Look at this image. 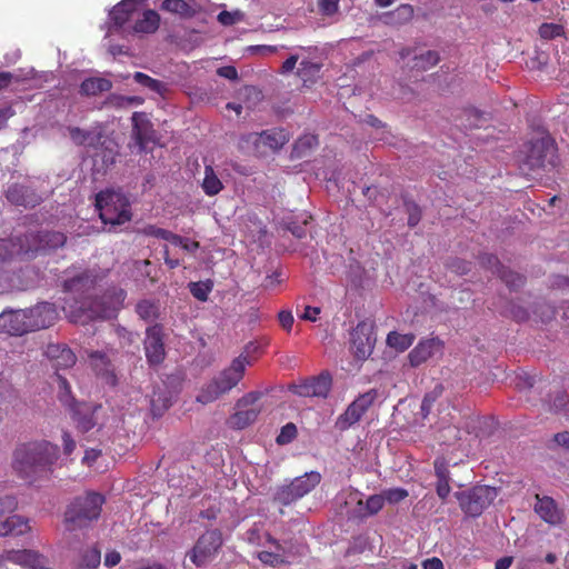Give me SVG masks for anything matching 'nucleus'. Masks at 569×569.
<instances>
[{"mask_svg":"<svg viewBox=\"0 0 569 569\" xmlns=\"http://www.w3.org/2000/svg\"><path fill=\"white\" fill-rule=\"evenodd\" d=\"M422 568L423 569H443V563L439 558L432 557V558H429V559H426L425 561H422Z\"/></svg>","mask_w":569,"mask_h":569,"instance_id":"63","label":"nucleus"},{"mask_svg":"<svg viewBox=\"0 0 569 569\" xmlns=\"http://www.w3.org/2000/svg\"><path fill=\"white\" fill-rule=\"evenodd\" d=\"M47 356L54 361L57 368H70L76 363V356L71 349L62 345H49Z\"/></svg>","mask_w":569,"mask_h":569,"instance_id":"27","label":"nucleus"},{"mask_svg":"<svg viewBox=\"0 0 569 569\" xmlns=\"http://www.w3.org/2000/svg\"><path fill=\"white\" fill-rule=\"evenodd\" d=\"M104 498L97 492H87L77 497L64 513V521L69 530L83 528L97 520L100 516Z\"/></svg>","mask_w":569,"mask_h":569,"instance_id":"4","label":"nucleus"},{"mask_svg":"<svg viewBox=\"0 0 569 569\" xmlns=\"http://www.w3.org/2000/svg\"><path fill=\"white\" fill-rule=\"evenodd\" d=\"M138 233L144 237L163 240L169 244L179 249H189L188 240L176 234L167 229L160 228L156 224H146L138 230Z\"/></svg>","mask_w":569,"mask_h":569,"instance_id":"24","label":"nucleus"},{"mask_svg":"<svg viewBox=\"0 0 569 569\" xmlns=\"http://www.w3.org/2000/svg\"><path fill=\"white\" fill-rule=\"evenodd\" d=\"M407 496V490L401 488L389 489L383 492L385 500L389 501L390 503H397L403 500Z\"/></svg>","mask_w":569,"mask_h":569,"instance_id":"52","label":"nucleus"},{"mask_svg":"<svg viewBox=\"0 0 569 569\" xmlns=\"http://www.w3.org/2000/svg\"><path fill=\"white\" fill-rule=\"evenodd\" d=\"M320 481L321 475L319 472H306L303 476L291 480L290 483L278 487L274 500L284 506L291 505L311 492Z\"/></svg>","mask_w":569,"mask_h":569,"instance_id":"7","label":"nucleus"},{"mask_svg":"<svg viewBox=\"0 0 569 569\" xmlns=\"http://www.w3.org/2000/svg\"><path fill=\"white\" fill-rule=\"evenodd\" d=\"M212 282L211 281H198V282H190L189 289L192 296L200 300V301H207L208 296L210 291L212 290Z\"/></svg>","mask_w":569,"mask_h":569,"instance_id":"45","label":"nucleus"},{"mask_svg":"<svg viewBox=\"0 0 569 569\" xmlns=\"http://www.w3.org/2000/svg\"><path fill=\"white\" fill-rule=\"evenodd\" d=\"M535 511L547 523L560 525L563 520V512L558 508L556 501L550 497L536 496Z\"/></svg>","mask_w":569,"mask_h":569,"instance_id":"23","label":"nucleus"},{"mask_svg":"<svg viewBox=\"0 0 569 569\" xmlns=\"http://www.w3.org/2000/svg\"><path fill=\"white\" fill-rule=\"evenodd\" d=\"M112 82L101 77H91L84 79L80 84V93L83 96H97L101 92L111 90Z\"/></svg>","mask_w":569,"mask_h":569,"instance_id":"31","label":"nucleus"},{"mask_svg":"<svg viewBox=\"0 0 569 569\" xmlns=\"http://www.w3.org/2000/svg\"><path fill=\"white\" fill-rule=\"evenodd\" d=\"M497 273L505 283L512 289H517L523 284L522 276L505 268L503 266L497 264Z\"/></svg>","mask_w":569,"mask_h":569,"instance_id":"41","label":"nucleus"},{"mask_svg":"<svg viewBox=\"0 0 569 569\" xmlns=\"http://www.w3.org/2000/svg\"><path fill=\"white\" fill-rule=\"evenodd\" d=\"M341 497L345 499L346 506H356L355 509L348 511V513H350L352 517H366L369 515H375L382 509L385 503L383 495L370 496L366 503H363L360 493L357 491H350L346 495H342Z\"/></svg>","mask_w":569,"mask_h":569,"instance_id":"13","label":"nucleus"},{"mask_svg":"<svg viewBox=\"0 0 569 569\" xmlns=\"http://www.w3.org/2000/svg\"><path fill=\"white\" fill-rule=\"evenodd\" d=\"M331 387V378L328 373L291 386V391L300 397H327Z\"/></svg>","mask_w":569,"mask_h":569,"instance_id":"18","label":"nucleus"},{"mask_svg":"<svg viewBox=\"0 0 569 569\" xmlns=\"http://www.w3.org/2000/svg\"><path fill=\"white\" fill-rule=\"evenodd\" d=\"M30 529L29 519L19 515H13L3 519L0 526V536H22L30 531Z\"/></svg>","mask_w":569,"mask_h":569,"instance_id":"28","label":"nucleus"},{"mask_svg":"<svg viewBox=\"0 0 569 569\" xmlns=\"http://www.w3.org/2000/svg\"><path fill=\"white\" fill-rule=\"evenodd\" d=\"M101 561L100 550L91 548L87 550L82 557L77 569H97Z\"/></svg>","mask_w":569,"mask_h":569,"instance_id":"42","label":"nucleus"},{"mask_svg":"<svg viewBox=\"0 0 569 569\" xmlns=\"http://www.w3.org/2000/svg\"><path fill=\"white\" fill-rule=\"evenodd\" d=\"M321 70V64L308 60H303L300 62V67L298 69V76L303 81L305 84L313 83L316 79L319 77V72Z\"/></svg>","mask_w":569,"mask_h":569,"instance_id":"37","label":"nucleus"},{"mask_svg":"<svg viewBox=\"0 0 569 569\" xmlns=\"http://www.w3.org/2000/svg\"><path fill=\"white\" fill-rule=\"evenodd\" d=\"M0 561L11 562L29 569H37L44 562V557L33 550H7L1 555Z\"/></svg>","mask_w":569,"mask_h":569,"instance_id":"22","label":"nucleus"},{"mask_svg":"<svg viewBox=\"0 0 569 569\" xmlns=\"http://www.w3.org/2000/svg\"><path fill=\"white\" fill-rule=\"evenodd\" d=\"M555 441L558 446L569 450V431H562L555 435Z\"/></svg>","mask_w":569,"mask_h":569,"instance_id":"64","label":"nucleus"},{"mask_svg":"<svg viewBox=\"0 0 569 569\" xmlns=\"http://www.w3.org/2000/svg\"><path fill=\"white\" fill-rule=\"evenodd\" d=\"M497 490L489 486H477L469 491L456 492L461 509L471 517H477L497 498Z\"/></svg>","mask_w":569,"mask_h":569,"instance_id":"8","label":"nucleus"},{"mask_svg":"<svg viewBox=\"0 0 569 569\" xmlns=\"http://www.w3.org/2000/svg\"><path fill=\"white\" fill-rule=\"evenodd\" d=\"M0 331L11 336L30 331L26 310L3 311L0 315Z\"/></svg>","mask_w":569,"mask_h":569,"instance_id":"21","label":"nucleus"},{"mask_svg":"<svg viewBox=\"0 0 569 569\" xmlns=\"http://www.w3.org/2000/svg\"><path fill=\"white\" fill-rule=\"evenodd\" d=\"M375 343L376 337L370 323L361 322L352 330L351 345L357 358H368L373 350Z\"/></svg>","mask_w":569,"mask_h":569,"instance_id":"14","label":"nucleus"},{"mask_svg":"<svg viewBox=\"0 0 569 569\" xmlns=\"http://www.w3.org/2000/svg\"><path fill=\"white\" fill-rule=\"evenodd\" d=\"M278 318H279V322H280L281 327L284 330L290 331L292 328L293 321H295L291 311L282 310L279 312Z\"/></svg>","mask_w":569,"mask_h":569,"instance_id":"59","label":"nucleus"},{"mask_svg":"<svg viewBox=\"0 0 569 569\" xmlns=\"http://www.w3.org/2000/svg\"><path fill=\"white\" fill-rule=\"evenodd\" d=\"M161 9L182 19H190L196 14V10L186 0H163Z\"/></svg>","mask_w":569,"mask_h":569,"instance_id":"33","label":"nucleus"},{"mask_svg":"<svg viewBox=\"0 0 569 569\" xmlns=\"http://www.w3.org/2000/svg\"><path fill=\"white\" fill-rule=\"evenodd\" d=\"M569 402V397L566 392H559L553 401H552V405H551V408L555 410V411H561V410H565L567 405Z\"/></svg>","mask_w":569,"mask_h":569,"instance_id":"60","label":"nucleus"},{"mask_svg":"<svg viewBox=\"0 0 569 569\" xmlns=\"http://www.w3.org/2000/svg\"><path fill=\"white\" fill-rule=\"evenodd\" d=\"M100 409V406H83L78 409L74 412V419L77 421L78 428L83 432L91 430L97 423L96 413Z\"/></svg>","mask_w":569,"mask_h":569,"instance_id":"32","label":"nucleus"},{"mask_svg":"<svg viewBox=\"0 0 569 569\" xmlns=\"http://www.w3.org/2000/svg\"><path fill=\"white\" fill-rule=\"evenodd\" d=\"M415 340V336L412 333H399L392 331L387 337V343L389 347L395 348L398 351H405L408 349Z\"/></svg>","mask_w":569,"mask_h":569,"instance_id":"38","label":"nucleus"},{"mask_svg":"<svg viewBox=\"0 0 569 569\" xmlns=\"http://www.w3.org/2000/svg\"><path fill=\"white\" fill-rule=\"evenodd\" d=\"M6 198L11 204L23 208H34L42 201L34 189L17 182L8 186Z\"/></svg>","mask_w":569,"mask_h":569,"instance_id":"16","label":"nucleus"},{"mask_svg":"<svg viewBox=\"0 0 569 569\" xmlns=\"http://www.w3.org/2000/svg\"><path fill=\"white\" fill-rule=\"evenodd\" d=\"M449 481H450V478L437 479L436 491H437L438 497L441 500H446L450 493L451 488H450Z\"/></svg>","mask_w":569,"mask_h":569,"instance_id":"56","label":"nucleus"},{"mask_svg":"<svg viewBox=\"0 0 569 569\" xmlns=\"http://www.w3.org/2000/svg\"><path fill=\"white\" fill-rule=\"evenodd\" d=\"M29 330H39L51 326L58 318L54 306L50 302H41L33 308L26 309Z\"/></svg>","mask_w":569,"mask_h":569,"instance_id":"17","label":"nucleus"},{"mask_svg":"<svg viewBox=\"0 0 569 569\" xmlns=\"http://www.w3.org/2000/svg\"><path fill=\"white\" fill-rule=\"evenodd\" d=\"M260 142L271 149H280L288 141L284 130H266L259 134Z\"/></svg>","mask_w":569,"mask_h":569,"instance_id":"34","label":"nucleus"},{"mask_svg":"<svg viewBox=\"0 0 569 569\" xmlns=\"http://www.w3.org/2000/svg\"><path fill=\"white\" fill-rule=\"evenodd\" d=\"M435 473L437 479L450 478L448 466L443 459L435 460Z\"/></svg>","mask_w":569,"mask_h":569,"instance_id":"58","label":"nucleus"},{"mask_svg":"<svg viewBox=\"0 0 569 569\" xmlns=\"http://www.w3.org/2000/svg\"><path fill=\"white\" fill-rule=\"evenodd\" d=\"M104 276V272L86 270L64 279L63 289L70 298L64 300L62 309L71 322L86 325L91 320L116 317L126 299L124 290L112 288L94 300L88 296Z\"/></svg>","mask_w":569,"mask_h":569,"instance_id":"1","label":"nucleus"},{"mask_svg":"<svg viewBox=\"0 0 569 569\" xmlns=\"http://www.w3.org/2000/svg\"><path fill=\"white\" fill-rule=\"evenodd\" d=\"M468 437H470L468 431H462L456 426H448L440 431L439 439L448 446H457L463 453L469 455L472 451V445Z\"/></svg>","mask_w":569,"mask_h":569,"instance_id":"25","label":"nucleus"},{"mask_svg":"<svg viewBox=\"0 0 569 569\" xmlns=\"http://www.w3.org/2000/svg\"><path fill=\"white\" fill-rule=\"evenodd\" d=\"M96 209L104 224L120 226L131 219L128 199L116 191L104 190L96 196Z\"/></svg>","mask_w":569,"mask_h":569,"instance_id":"5","label":"nucleus"},{"mask_svg":"<svg viewBox=\"0 0 569 569\" xmlns=\"http://www.w3.org/2000/svg\"><path fill=\"white\" fill-rule=\"evenodd\" d=\"M408 213H409V217H408V224L410 227H416L420 219H421V211H420V208L417 206V204H409L408 206Z\"/></svg>","mask_w":569,"mask_h":569,"instance_id":"57","label":"nucleus"},{"mask_svg":"<svg viewBox=\"0 0 569 569\" xmlns=\"http://www.w3.org/2000/svg\"><path fill=\"white\" fill-rule=\"evenodd\" d=\"M258 559L267 566L277 567L279 565H282L284 562H288V556L287 553H277L267 551V550H260L257 552Z\"/></svg>","mask_w":569,"mask_h":569,"instance_id":"43","label":"nucleus"},{"mask_svg":"<svg viewBox=\"0 0 569 569\" xmlns=\"http://www.w3.org/2000/svg\"><path fill=\"white\" fill-rule=\"evenodd\" d=\"M221 546V533L218 530H209L199 537L188 557L197 567H202L214 558Z\"/></svg>","mask_w":569,"mask_h":569,"instance_id":"9","label":"nucleus"},{"mask_svg":"<svg viewBox=\"0 0 569 569\" xmlns=\"http://www.w3.org/2000/svg\"><path fill=\"white\" fill-rule=\"evenodd\" d=\"M553 151V142L550 137H541L529 141L523 146V157L519 161V169L522 174L531 176L536 170L545 166V161Z\"/></svg>","mask_w":569,"mask_h":569,"instance_id":"6","label":"nucleus"},{"mask_svg":"<svg viewBox=\"0 0 569 569\" xmlns=\"http://www.w3.org/2000/svg\"><path fill=\"white\" fill-rule=\"evenodd\" d=\"M378 392L376 389H370L369 391L360 395L357 399H355L346 409L343 413H341L336 421L337 429L345 431L357 423L365 412L369 409V407L377 399Z\"/></svg>","mask_w":569,"mask_h":569,"instance_id":"10","label":"nucleus"},{"mask_svg":"<svg viewBox=\"0 0 569 569\" xmlns=\"http://www.w3.org/2000/svg\"><path fill=\"white\" fill-rule=\"evenodd\" d=\"M89 360L90 365L98 375L106 377L108 382L114 383L113 368L107 353L92 351L89 353Z\"/></svg>","mask_w":569,"mask_h":569,"instance_id":"29","label":"nucleus"},{"mask_svg":"<svg viewBox=\"0 0 569 569\" xmlns=\"http://www.w3.org/2000/svg\"><path fill=\"white\" fill-rule=\"evenodd\" d=\"M132 138L142 152L149 143H154L157 139L153 124L144 112H133L132 117Z\"/></svg>","mask_w":569,"mask_h":569,"instance_id":"15","label":"nucleus"},{"mask_svg":"<svg viewBox=\"0 0 569 569\" xmlns=\"http://www.w3.org/2000/svg\"><path fill=\"white\" fill-rule=\"evenodd\" d=\"M217 73L220 77H223V78L229 79V80L238 79V71L232 66L221 67V68L218 69Z\"/></svg>","mask_w":569,"mask_h":569,"instance_id":"61","label":"nucleus"},{"mask_svg":"<svg viewBox=\"0 0 569 569\" xmlns=\"http://www.w3.org/2000/svg\"><path fill=\"white\" fill-rule=\"evenodd\" d=\"M565 33L563 26L559 23L546 22L539 27V36L546 40L565 37Z\"/></svg>","mask_w":569,"mask_h":569,"instance_id":"44","label":"nucleus"},{"mask_svg":"<svg viewBox=\"0 0 569 569\" xmlns=\"http://www.w3.org/2000/svg\"><path fill=\"white\" fill-rule=\"evenodd\" d=\"M160 16L157 11L148 9L144 10L140 18H138L133 26L136 33H154L159 29Z\"/></svg>","mask_w":569,"mask_h":569,"instance_id":"30","label":"nucleus"},{"mask_svg":"<svg viewBox=\"0 0 569 569\" xmlns=\"http://www.w3.org/2000/svg\"><path fill=\"white\" fill-rule=\"evenodd\" d=\"M259 396L257 392H250L238 401L237 407L239 409L230 418L233 428L243 429L256 421L261 410L259 406H254Z\"/></svg>","mask_w":569,"mask_h":569,"instance_id":"12","label":"nucleus"},{"mask_svg":"<svg viewBox=\"0 0 569 569\" xmlns=\"http://www.w3.org/2000/svg\"><path fill=\"white\" fill-rule=\"evenodd\" d=\"M439 54L437 51L428 50L420 56L415 57L413 68L420 70H428L439 62Z\"/></svg>","mask_w":569,"mask_h":569,"instance_id":"40","label":"nucleus"},{"mask_svg":"<svg viewBox=\"0 0 569 569\" xmlns=\"http://www.w3.org/2000/svg\"><path fill=\"white\" fill-rule=\"evenodd\" d=\"M249 363L246 356L236 358L230 367L222 370L210 382L202 387L197 396V401L207 405L230 391L242 379L246 367Z\"/></svg>","mask_w":569,"mask_h":569,"instance_id":"3","label":"nucleus"},{"mask_svg":"<svg viewBox=\"0 0 569 569\" xmlns=\"http://www.w3.org/2000/svg\"><path fill=\"white\" fill-rule=\"evenodd\" d=\"M67 237L59 231H44L24 234L19 239V249H60L64 246Z\"/></svg>","mask_w":569,"mask_h":569,"instance_id":"11","label":"nucleus"},{"mask_svg":"<svg viewBox=\"0 0 569 569\" xmlns=\"http://www.w3.org/2000/svg\"><path fill=\"white\" fill-rule=\"evenodd\" d=\"M340 0H318V10L325 17H332L339 11Z\"/></svg>","mask_w":569,"mask_h":569,"instance_id":"46","label":"nucleus"},{"mask_svg":"<svg viewBox=\"0 0 569 569\" xmlns=\"http://www.w3.org/2000/svg\"><path fill=\"white\" fill-rule=\"evenodd\" d=\"M443 342L439 338H430L420 341L409 353L411 366L418 367L428 359L441 356Z\"/></svg>","mask_w":569,"mask_h":569,"instance_id":"20","label":"nucleus"},{"mask_svg":"<svg viewBox=\"0 0 569 569\" xmlns=\"http://www.w3.org/2000/svg\"><path fill=\"white\" fill-rule=\"evenodd\" d=\"M133 80L140 86L148 88L150 91L156 92L160 96H163L164 92L167 91V87L162 81L153 79L143 72H134Z\"/></svg>","mask_w":569,"mask_h":569,"instance_id":"36","label":"nucleus"},{"mask_svg":"<svg viewBox=\"0 0 569 569\" xmlns=\"http://www.w3.org/2000/svg\"><path fill=\"white\" fill-rule=\"evenodd\" d=\"M413 7L408 3H402L399 7H397L393 11L389 12L388 18H390L392 22L405 24L413 18Z\"/></svg>","mask_w":569,"mask_h":569,"instance_id":"39","label":"nucleus"},{"mask_svg":"<svg viewBox=\"0 0 569 569\" xmlns=\"http://www.w3.org/2000/svg\"><path fill=\"white\" fill-rule=\"evenodd\" d=\"M137 312L140 318L151 320L157 315V307L152 302L143 300L137 305Z\"/></svg>","mask_w":569,"mask_h":569,"instance_id":"48","label":"nucleus"},{"mask_svg":"<svg viewBox=\"0 0 569 569\" xmlns=\"http://www.w3.org/2000/svg\"><path fill=\"white\" fill-rule=\"evenodd\" d=\"M138 10V0H122L111 10L110 19L114 26L121 28L134 17Z\"/></svg>","mask_w":569,"mask_h":569,"instance_id":"26","label":"nucleus"},{"mask_svg":"<svg viewBox=\"0 0 569 569\" xmlns=\"http://www.w3.org/2000/svg\"><path fill=\"white\" fill-rule=\"evenodd\" d=\"M223 188L222 182L217 177L213 168L211 166H206L204 168V178L202 181V189L207 196H216Z\"/></svg>","mask_w":569,"mask_h":569,"instance_id":"35","label":"nucleus"},{"mask_svg":"<svg viewBox=\"0 0 569 569\" xmlns=\"http://www.w3.org/2000/svg\"><path fill=\"white\" fill-rule=\"evenodd\" d=\"M261 550H267L277 553H287L282 545L274 540L271 536H264L263 547Z\"/></svg>","mask_w":569,"mask_h":569,"instance_id":"55","label":"nucleus"},{"mask_svg":"<svg viewBox=\"0 0 569 569\" xmlns=\"http://www.w3.org/2000/svg\"><path fill=\"white\" fill-rule=\"evenodd\" d=\"M311 219V217H309ZM308 217L303 218L302 224H298L296 222H290L288 224V230L296 237V238H303L308 233Z\"/></svg>","mask_w":569,"mask_h":569,"instance_id":"53","label":"nucleus"},{"mask_svg":"<svg viewBox=\"0 0 569 569\" xmlns=\"http://www.w3.org/2000/svg\"><path fill=\"white\" fill-rule=\"evenodd\" d=\"M297 436V428L293 423L289 422L282 427L280 435L277 437L279 445H286L292 441Z\"/></svg>","mask_w":569,"mask_h":569,"instance_id":"49","label":"nucleus"},{"mask_svg":"<svg viewBox=\"0 0 569 569\" xmlns=\"http://www.w3.org/2000/svg\"><path fill=\"white\" fill-rule=\"evenodd\" d=\"M318 144V138L313 134H305L300 137L296 143L297 150L311 149Z\"/></svg>","mask_w":569,"mask_h":569,"instance_id":"54","label":"nucleus"},{"mask_svg":"<svg viewBox=\"0 0 569 569\" xmlns=\"http://www.w3.org/2000/svg\"><path fill=\"white\" fill-rule=\"evenodd\" d=\"M68 132L71 138V140L77 146H83L86 142L91 138V132L83 130L79 127H68Z\"/></svg>","mask_w":569,"mask_h":569,"instance_id":"47","label":"nucleus"},{"mask_svg":"<svg viewBox=\"0 0 569 569\" xmlns=\"http://www.w3.org/2000/svg\"><path fill=\"white\" fill-rule=\"evenodd\" d=\"M241 12L240 11H233V12H230V11H227V10H223L221 12H219L217 19L218 21L222 24V26H232L237 21L240 20L241 18Z\"/></svg>","mask_w":569,"mask_h":569,"instance_id":"51","label":"nucleus"},{"mask_svg":"<svg viewBox=\"0 0 569 569\" xmlns=\"http://www.w3.org/2000/svg\"><path fill=\"white\" fill-rule=\"evenodd\" d=\"M264 536H270L269 533L258 529L252 528L247 531L246 539L249 543L258 547H263Z\"/></svg>","mask_w":569,"mask_h":569,"instance_id":"50","label":"nucleus"},{"mask_svg":"<svg viewBox=\"0 0 569 569\" xmlns=\"http://www.w3.org/2000/svg\"><path fill=\"white\" fill-rule=\"evenodd\" d=\"M58 458V447L46 440L29 441L16 447L12 468L20 477L33 480L46 472Z\"/></svg>","mask_w":569,"mask_h":569,"instance_id":"2","label":"nucleus"},{"mask_svg":"<svg viewBox=\"0 0 569 569\" xmlns=\"http://www.w3.org/2000/svg\"><path fill=\"white\" fill-rule=\"evenodd\" d=\"M144 350L151 365H158L164 359L163 335L160 326H152L147 329Z\"/></svg>","mask_w":569,"mask_h":569,"instance_id":"19","label":"nucleus"},{"mask_svg":"<svg viewBox=\"0 0 569 569\" xmlns=\"http://www.w3.org/2000/svg\"><path fill=\"white\" fill-rule=\"evenodd\" d=\"M121 561V556L118 551L111 550L104 556V566L114 567Z\"/></svg>","mask_w":569,"mask_h":569,"instance_id":"62","label":"nucleus"}]
</instances>
